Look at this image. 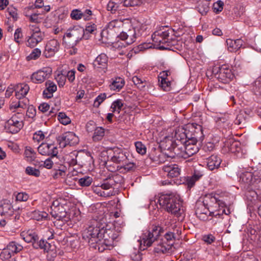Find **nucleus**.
I'll list each match as a JSON object with an SVG mask.
<instances>
[{"instance_id": "nucleus-1", "label": "nucleus", "mask_w": 261, "mask_h": 261, "mask_svg": "<svg viewBox=\"0 0 261 261\" xmlns=\"http://www.w3.org/2000/svg\"><path fill=\"white\" fill-rule=\"evenodd\" d=\"M82 236L90 247L97 249L99 252L106 250L115 238L112 230L104 229L103 227L100 228L97 224L89 226L85 229Z\"/></svg>"}, {"instance_id": "nucleus-2", "label": "nucleus", "mask_w": 261, "mask_h": 261, "mask_svg": "<svg viewBox=\"0 0 261 261\" xmlns=\"http://www.w3.org/2000/svg\"><path fill=\"white\" fill-rule=\"evenodd\" d=\"M158 202L163 209L176 216H180L183 211L182 201L178 195L173 193L162 194L159 197Z\"/></svg>"}, {"instance_id": "nucleus-3", "label": "nucleus", "mask_w": 261, "mask_h": 261, "mask_svg": "<svg viewBox=\"0 0 261 261\" xmlns=\"http://www.w3.org/2000/svg\"><path fill=\"white\" fill-rule=\"evenodd\" d=\"M84 35L83 28L75 27L69 30L63 37V43L67 47H74L82 39Z\"/></svg>"}, {"instance_id": "nucleus-4", "label": "nucleus", "mask_w": 261, "mask_h": 261, "mask_svg": "<svg viewBox=\"0 0 261 261\" xmlns=\"http://www.w3.org/2000/svg\"><path fill=\"white\" fill-rule=\"evenodd\" d=\"M213 73L219 82L224 84L229 83L234 76L231 70L226 65L214 68Z\"/></svg>"}, {"instance_id": "nucleus-5", "label": "nucleus", "mask_w": 261, "mask_h": 261, "mask_svg": "<svg viewBox=\"0 0 261 261\" xmlns=\"http://www.w3.org/2000/svg\"><path fill=\"white\" fill-rule=\"evenodd\" d=\"M162 228L159 226H152L151 228L142 236L140 245L149 247L155 242L160 236Z\"/></svg>"}, {"instance_id": "nucleus-6", "label": "nucleus", "mask_w": 261, "mask_h": 261, "mask_svg": "<svg viewBox=\"0 0 261 261\" xmlns=\"http://www.w3.org/2000/svg\"><path fill=\"white\" fill-rule=\"evenodd\" d=\"M169 34V30H167L166 28L162 27L159 30L155 31L152 35L151 37L152 41L157 45L160 46V48H166V47L163 45L167 44V46H169L168 43H170V40Z\"/></svg>"}, {"instance_id": "nucleus-7", "label": "nucleus", "mask_w": 261, "mask_h": 261, "mask_svg": "<svg viewBox=\"0 0 261 261\" xmlns=\"http://www.w3.org/2000/svg\"><path fill=\"white\" fill-rule=\"evenodd\" d=\"M189 127L191 130L186 129L187 143L197 142L198 139L203 137L202 127L196 123H192Z\"/></svg>"}, {"instance_id": "nucleus-8", "label": "nucleus", "mask_w": 261, "mask_h": 261, "mask_svg": "<svg viewBox=\"0 0 261 261\" xmlns=\"http://www.w3.org/2000/svg\"><path fill=\"white\" fill-rule=\"evenodd\" d=\"M57 142L61 148H64L67 145L73 146L78 142V138L72 132H66L57 138Z\"/></svg>"}, {"instance_id": "nucleus-9", "label": "nucleus", "mask_w": 261, "mask_h": 261, "mask_svg": "<svg viewBox=\"0 0 261 261\" xmlns=\"http://www.w3.org/2000/svg\"><path fill=\"white\" fill-rule=\"evenodd\" d=\"M162 145L165 150L169 151V154L167 152H165V154L170 158H174L175 155L178 156L180 153V149H182L179 144L170 139L162 142Z\"/></svg>"}, {"instance_id": "nucleus-10", "label": "nucleus", "mask_w": 261, "mask_h": 261, "mask_svg": "<svg viewBox=\"0 0 261 261\" xmlns=\"http://www.w3.org/2000/svg\"><path fill=\"white\" fill-rule=\"evenodd\" d=\"M261 179V174L259 171L254 172L246 171L241 173L240 176V180L248 185H252L259 182Z\"/></svg>"}, {"instance_id": "nucleus-11", "label": "nucleus", "mask_w": 261, "mask_h": 261, "mask_svg": "<svg viewBox=\"0 0 261 261\" xmlns=\"http://www.w3.org/2000/svg\"><path fill=\"white\" fill-rule=\"evenodd\" d=\"M38 151L42 155L55 158L58 154L57 146L54 144L42 143L38 147Z\"/></svg>"}, {"instance_id": "nucleus-12", "label": "nucleus", "mask_w": 261, "mask_h": 261, "mask_svg": "<svg viewBox=\"0 0 261 261\" xmlns=\"http://www.w3.org/2000/svg\"><path fill=\"white\" fill-rule=\"evenodd\" d=\"M197 142H190L185 143L182 146L180 153L178 156L184 158L190 157L199 151V147L196 145Z\"/></svg>"}, {"instance_id": "nucleus-13", "label": "nucleus", "mask_w": 261, "mask_h": 261, "mask_svg": "<svg viewBox=\"0 0 261 261\" xmlns=\"http://www.w3.org/2000/svg\"><path fill=\"white\" fill-rule=\"evenodd\" d=\"M60 48V44L58 41L53 39L49 40L46 45L45 56L46 58L53 56L58 51Z\"/></svg>"}, {"instance_id": "nucleus-14", "label": "nucleus", "mask_w": 261, "mask_h": 261, "mask_svg": "<svg viewBox=\"0 0 261 261\" xmlns=\"http://www.w3.org/2000/svg\"><path fill=\"white\" fill-rule=\"evenodd\" d=\"M204 204L206 206L213 207L214 204H217L219 207H223L225 202L222 199H219V195L213 194H209L205 196L203 200Z\"/></svg>"}, {"instance_id": "nucleus-15", "label": "nucleus", "mask_w": 261, "mask_h": 261, "mask_svg": "<svg viewBox=\"0 0 261 261\" xmlns=\"http://www.w3.org/2000/svg\"><path fill=\"white\" fill-rule=\"evenodd\" d=\"M162 170L165 173H167L168 177L172 178L178 177L180 175L181 171L179 166L175 164L165 165L163 166Z\"/></svg>"}, {"instance_id": "nucleus-16", "label": "nucleus", "mask_w": 261, "mask_h": 261, "mask_svg": "<svg viewBox=\"0 0 261 261\" xmlns=\"http://www.w3.org/2000/svg\"><path fill=\"white\" fill-rule=\"evenodd\" d=\"M126 152L120 148H116L113 151V155L111 158V161L116 164L126 163L127 160Z\"/></svg>"}, {"instance_id": "nucleus-17", "label": "nucleus", "mask_w": 261, "mask_h": 261, "mask_svg": "<svg viewBox=\"0 0 261 261\" xmlns=\"http://www.w3.org/2000/svg\"><path fill=\"white\" fill-rule=\"evenodd\" d=\"M160 236L154 242V245H155L154 251L156 253H166L170 250V247L169 245H168L165 240L163 238L160 239Z\"/></svg>"}, {"instance_id": "nucleus-18", "label": "nucleus", "mask_w": 261, "mask_h": 261, "mask_svg": "<svg viewBox=\"0 0 261 261\" xmlns=\"http://www.w3.org/2000/svg\"><path fill=\"white\" fill-rule=\"evenodd\" d=\"M14 119L12 117L8 121L6 125L7 130L12 134L18 133L22 127V122Z\"/></svg>"}, {"instance_id": "nucleus-19", "label": "nucleus", "mask_w": 261, "mask_h": 261, "mask_svg": "<svg viewBox=\"0 0 261 261\" xmlns=\"http://www.w3.org/2000/svg\"><path fill=\"white\" fill-rule=\"evenodd\" d=\"M2 208L1 215L6 217H11L13 216L14 209L9 200H4L1 204Z\"/></svg>"}, {"instance_id": "nucleus-20", "label": "nucleus", "mask_w": 261, "mask_h": 261, "mask_svg": "<svg viewBox=\"0 0 261 261\" xmlns=\"http://www.w3.org/2000/svg\"><path fill=\"white\" fill-rule=\"evenodd\" d=\"M51 72V70L49 68H44L42 70H38L35 73H34V79L38 83H41L44 80L48 78Z\"/></svg>"}, {"instance_id": "nucleus-21", "label": "nucleus", "mask_w": 261, "mask_h": 261, "mask_svg": "<svg viewBox=\"0 0 261 261\" xmlns=\"http://www.w3.org/2000/svg\"><path fill=\"white\" fill-rule=\"evenodd\" d=\"M174 137L176 139L175 141L179 144L180 146L187 143L188 140L186 135V129L181 127L176 129Z\"/></svg>"}, {"instance_id": "nucleus-22", "label": "nucleus", "mask_w": 261, "mask_h": 261, "mask_svg": "<svg viewBox=\"0 0 261 261\" xmlns=\"http://www.w3.org/2000/svg\"><path fill=\"white\" fill-rule=\"evenodd\" d=\"M15 96L18 99L23 98L27 95L30 89L29 86L25 84H17L15 86Z\"/></svg>"}, {"instance_id": "nucleus-23", "label": "nucleus", "mask_w": 261, "mask_h": 261, "mask_svg": "<svg viewBox=\"0 0 261 261\" xmlns=\"http://www.w3.org/2000/svg\"><path fill=\"white\" fill-rule=\"evenodd\" d=\"M123 23L121 20L115 19L108 24V31L111 33H115L116 35L120 33Z\"/></svg>"}, {"instance_id": "nucleus-24", "label": "nucleus", "mask_w": 261, "mask_h": 261, "mask_svg": "<svg viewBox=\"0 0 261 261\" xmlns=\"http://www.w3.org/2000/svg\"><path fill=\"white\" fill-rule=\"evenodd\" d=\"M221 159L215 154H213L207 159V166L210 170L218 169L221 164Z\"/></svg>"}, {"instance_id": "nucleus-25", "label": "nucleus", "mask_w": 261, "mask_h": 261, "mask_svg": "<svg viewBox=\"0 0 261 261\" xmlns=\"http://www.w3.org/2000/svg\"><path fill=\"white\" fill-rule=\"evenodd\" d=\"M176 234L179 236L178 229L175 225L174 226L173 231H168L164 234L163 238L165 240L166 243L169 245L170 248L173 245L174 241L176 238Z\"/></svg>"}, {"instance_id": "nucleus-26", "label": "nucleus", "mask_w": 261, "mask_h": 261, "mask_svg": "<svg viewBox=\"0 0 261 261\" xmlns=\"http://www.w3.org/2000/svg\"><path fill=\"white\" fill-rule=\"evenodd\" d=\"M203 175L202 171L194 170L193 174L187 177L186 182L188 188L193 187L195 182L199 180Z\"/></svg>"}, {"instance_id": "nucleus-27", "label": "nucleus", "mask_w": 261, "mask_h": 261, "mask_svg": "<svg viewBox=\"0 0 261 261\" xmlns=\"http://www.w3.org/2000/svg\"><path fill=\"white\" fill-rule=\"evenodd\" d=\"M108 58L103 53L98 55L94 61L93 65L95 67L105 69L108 65Z\"/></svg>"}, {"instance_id": "nucleus-28", "label": "nucleus", "mask_w": 261, "mask_h": 261, "mask_svg": "<svg viewBox=\"0 0 261 261\" xmlns=\"http://www.w3.org/2000/svg\"><path fill=\"white\" fill-rule=\"evenodd\" d=\"M46 89L43 91V95L44 97L50 98L53 97V93L57 91L56 85L51 81H47L45 83Z\"/></svg>"}, {"instance_id": "nucleus-29", "label": "nucleus", "mask_w": 261, "mask_h": 261, "mask_svg": "<svg viewBox=\"0 0 261 261\" xmlns=\"http://www.w3.org/2000/svg\"><path fill=\"white\" fill-rule=\"evenodd\" d=\"M226 44L229 51L236 52L243 45V40L241 39L232 40L228 39L226 40Z\"/></svg>"}, {"instance_id": "nucleus-30", "label": "nucleus", "mask_w": 261, "mask_h": 261, "mask_svg": "<svg viewBox=\"0 0 261 261\" xmlns=\"http://www.w3.org/2000/svg\"><path fill=\"white\" fill-rule=\"evenodd\" d=\"M38 239L37 235L34 233V248H40L43 249L44 252H47L50 247V244L42 239L38 241Z\"/></svg>"}, {"instance_id": "nucleus-31", "label": "nucleus", "mask_w": 261, "mask_h": 261, "mask_svg": "<svg viewBox=\"0 0 261 261\" xmlns=\"http://www.w3.org/2000/svg\"><path fill=\"white\" fill-rule=\"evenodd\" d=\"M51 156L48 158L44 161H39L37 160L34 159V165L35 167H38L40 169H43L44 168L47 169H50L53 168L54 165V162Z\"/></svg>"}, {"instance_id": "nucleus-32", "label": "nucleus", "mask_w": 261, "mask_h": 261, "mask_svg": "<svg viewBox=\"0 0 261 261\" xmlns=\"http://www.w3.org/2000/svg\"><path fill=\"white\" fill-rule=\"evenodd\" d=\"M125 81L124 79L120 77H117L113 80V82L110 85V88L111 90L119 91L123 87Z\"/></svg>"}, {"instance_id": "nucleus-33", "label": "nucleus", "mask_w": 261, "mask_h": 261, "mask_svg": "<svg viewBox=\"0 0 261 261\" xmlns=\"http://www.w3.org/2000/svg\"><path fill=\"white\" fill-rule=\"evenodd\" d=\"M50 214L55 219L60 220L66 216L65 208L63 206L58 207L51 211Z\"/></svg>"}, {"instance_id": "nucleus-34", "label": "nucleus", "mask_w": 261, "mask_h": 261, "mask_svg": "<svg viewBox=\"0 0 261 261\" xmlns=\"http://www.w3.org/2000/svg\"><path fill=\"white\" fill-rule=\"evenodd\" d=\"M209 9V2L205 0L200 1L197 7V11L202 15H206Z\"/></svg>"}, {"instance_id": "nucleus-35", "label": "nucleus", "mask_w": 261, "mask_h": 261, "mask_svg": "<svg viewBox=\"0 0 261 261\" xmlns=\"http://www.w3.org/2000/svg\"><path fill=\"white\" fill-rule=\"evenodd\" d=\"M44 33L41 32L38 25H34V43L36 44L41 42L44 38Z\"/></svg>"}, {"instance_id": "nucleus-36", "label": "nucleus", "mask_w": 261, "mask_h": 261, "mask_svg": "<svg viewBox=\"0 0 261 261\" xmlns=\"http://www.w3.org/2000/svg\"><path fill=\"white\" fill-rule=\"evenodd\" d=\"M247 119V114L244 111H240L239 113L237 115L234 122L237 125H244L245 124Z\"/></svg>"}, {"instance_id": "nucleus-37", "label": "nucleus", "mask_w": 261, "mask_h": 261, "mask_svg": "<svg viewBox=\"0 0 261 261\" xmlns=\"http://www.w3.org/2000/svg\"><path fill=\"white\" fill-rule=\"evenodd\" d=\"M223 214H225L226 215H228L230 214V210L228 207H227L226 206V204L222 206H220L219 207V209L215 212H210V215L211 216H214L216 217H220L221 215H222Z\"/></svg>"}, {"instance_id": "nucleus-38", "label": "nucleus", "mask_w": 261, "mask_h": 261, "mask_svg": "<svg viewBox=\"0 0 261 261\" xmlns=\"http://www.w3.org/2000/svg\"><path fill=\"white\" fill-rule=\"evenodd\" d=\"M13 255L21 251L22 247L15 242H10L6 248Z\"/></svg>"}, {"instance_id": "nucleus-39", "label": "nucleus", "mask_w": 261, "mask_h": 261, "mask_svg": "<svg viewBox=\"0 0 261 261\" xmlns=\"http://www.w3.org/2000/svg\"><path fill=\"white\" fill-rule=\"evenodd\" d=\"M94 131L92 137L93 141L96 142L101 140L105 135V129L101 127H97Z\"/></svg>"}, {"instance_id": "nucleus-40", "label": "nucleus", "mask_w": 261, "mask_h": 261, "mask_svg": "<svg viewBox=\"0 0 261 261\" xmlns=\"http://www.w3.org/2000/svg\"><path fill=\"white\" fill-rule=\"evenodd\" d=\"M123 106V103L122 100L120 99H118L114 101L111 105V109L113 113L117 112L119 114Z\"/></svg>"}, {"instance_id": "nucleus-41", "label": "nucleus", "mask_w": 261, "mask_h": 261, "mask_svg": "<svg viewBox=\"0 0 261 261\" xmlns=\"http://www.w3.org/2000/svg\"><path fill=\"white\" fill-rule=\"evenodd\" d=\"M93 192L97 194L98 196L108 197L112 196V192H105L102 191L103 190L100 186H96L92 188Z\"/></svg>"}, {"instance_id": "nucleus-42", "label": "nucleus", "mask_w": 261, "mask_h": 261, "mask_svg": "<svg viewBox=\"0 0 261 261\" xmlns=\"http://www.w3.org/2000/svg\"><path fill=\"white\" fill-rule=\"evenodd\" d=\"M132 82L140 90H143L146 86L147 82L145 80H143L142 79L137 76H134L132 78Z\"/></svg>"}, {"instance_id": "nucleus-43", "label": "nucleus", "mask_w": 261, "mask_h": 261, "mask_svg": "<svg viewBox=\"0 0 261 261\" xmlns=\"http://www.w3.org/2000/svg\"><path fill=\"white\" fill-rule=\"evenodd\" d=\"M211 212L208 208H204V212H202V210L199 207H197L195 211V214L198 218L203 221L206 220L208 218V213Z\"/></svg>"}, {"instance_id": "nucleus-44", "label": "nucleus", "mask_w": 261, "mask_h": 261, "mask_svg": "<svg viewBox=\"0 0 261 261\" xmlns=\"http://www.w3.org/2000/svg\"><path fill=\"white\" fill-rule=\"evenodd\" d=\"M115 181L114 177L106 178L103 180V182L101 184L100 186L103 190H109L113 187L114 185Z\"/></svg>"}, {"instance_id": "nucleus-45", "label": "nucleus", "mask_w": 261, "mask_h": 261, "mask_svg": "<svg viewBox=\"0 0 261 261\" xmlns=\"http://www.w3.org/2000/svg\"><path fill=\"white\" fill-rule=\"evenodd\" d=\"M23 240L27 243H31L33 240V230L23 231L20 234Z\"/></svg>"}, {"instance_id": "nucleus-46", "label": "nucleus", "mask_w": 261, "mask_h": 261, "mask_svg": "<svg viewBox=\"0 0 261 261\" xmlns=\"http://www.w3.org/2000/svg\"><path fill=\"white\" fill-rule=\"evenodd\" d=\"M48 214L44 212L41 211H34V220L38 221H42L46 220Z\"/></svg>"}, {"instance_id": "nucleus-47", "label": "nucleus", "mask_w": 261, "mask_h": 261, "mask_svg": "<svg viewBox=\"0 0 261 261\" xmlns=\"http://www.w3.org/2000/svg\"><path fill=\"white\" fill-rule=\"evenodd\" d=\"M92 182V178L85 176L82 178H81L78 180V184L82 187H88L89 186Z\"/></svg>"}, {"instance_id": "nucleus-48", "label": "nucleus", "mask_w": 261, "mask_h": 261, "mask_svg": "<svg viewBox=\"0 0 261 261\" xmlns=\"http://www.w3.org/2000/svg\"><path fill=\"white\" fill-rule=\"evenodd\" d=\"M126 35H128L127 37L128 38V40L127 41V44H131L135 41L136 38V31L134 28H132V29H129L126 32Z\"/></svg>"}, {"instance_id": "nucleus-49", "label": "nucleus", "mask_w": 261, "mask_h": 261, "mask_svg": "<svg viewBox=\"0 0 261 261\" xmlns=\"http://www.w3.org/2000/svg\"><path fill=\"white\" fill-rule=\"evenodd\" d=\"M58 119L61 123L64 125H67L70 123V119L66 115L65 113L60 112L58 116Z\"/></svg>"}, {"instance_id": "nucleus-50", "label": "nucleus", "mask_w": 261, "mask_h": 261, "mask_svg": "<svg viewBox=\"0 0 261 261\" xmlns=\"http://www.w3.org/2000/svg\"><path fill=\"white\" fill-rule=\"evenodd\" d=\"M228 147L230 151L234 152L237 151V148L239 147L240 143L238 141H233V140H229L227 142Z\"/></svg>"}, {"instance_id": "nucleus-51", "label": "nucleus", "mask_w": 261, "mask_h": 261, "mask_svg": "<svg viewBox=\"0 0 261 261\" xmlns=\"http://www.w3.org/2000/svg\"><path fill=\"white\" fill-rule=\"evenodd\" d=\"M83 15L84 14L79 9H74L70 13L71 18L74 20H79L83 18Z\"/></svg>"}, {"instance_id": "nucleus-52", "label": "nucleus", "mask_w": 261, "mask_h": 261, "mask_svg": "<svg viewBox=\"0 0 261 261\" xmlns=\"http://www.w3.org/2000/svg\"><path fill=\"white\" fill-rule=\"evenodd\" d=\"M160 86L165 91H169L171 89V82L167 79V80H159Z\"/></svg>"}, {"instance_id": "nucleus-53", "label": "nucleus", "mask_w": 261, "mask_h": 261, "mask_svg": "<svg viewBox=\"0 0 261 261\" xmlns=\"http://www.w3.org/2000/svg\"><path fill=\"white\" fill-rule=\"evenodd\" d=\"M107 97L106 94L101 93L95 99L93 103L94 107L98 108L100 105L106 99Z\"/></svg>"}, {"instance_id": "nucleus-54", "label": "nucleus", "mask_w": 261, "mask_h": 261, "mask_svg": "<svg viewBox=\"0 0 261 261\" xmlns=\"http://www.w3.org/2000/svg\"><path fill=\"white\" fill-rule=\"evenodd\" d=\"M25 160L31 162L33 161V151L31 147H26L24 152Z\"/></svg>"}, {"instance_id": "nucleus-55", "label": "nucleus", "mask_w": 261, "mask_h": 261, "mask_svg": "<svg viewBox=\"0 0 261 261\" xmlns=\"http://www.w3.org/2000/svg\"><path fill=\"white\" fill-rule=\"evenodd\" d=\"M135 147L137 152L141 154H144L146 152V148L141 142H137L135 143Z\"/></svg>"}, {"instance_id": "nucleus-56", "label": "nucleus", "mask_w": 261, "mask_h": 261, "mask_svg": "<svg viewBox=\"0 0 261 261\" xmlns=\"http://www.w3.org/2000/svg\"><path fill=\"white\" fill-rule=\"evenodd\" d=\"M224 3L221 1H218L214 3L213 6L214 12L216 13H219L221 12L223 9Z\"/></svg>"}, {"instance_id": "nucleus-57", "label": "nucleus", "mask_w": 261, "mask_h": 261, "mask_svg": "<svg viewBox=\"0 0 261 261\" xmlns=\"http://www.w3.org/2000/svg\"><path fill=\"white\" fill-rule=\"evenodd\" d=\"M142 0H124V7H134L140 5Z\"/></svg>"}, {"instance_id": "nucleus-58", "label": "nucleus", "mask_w": 261, "mask_h": 261, "mask_svg": "<svg viewBox=\"0 0 261 261\" xmlns=\"http://www.w3.org/2000/svg\"><path fill=\"white\" fill-rule=\"evenodd\" d=\"M13 255L6 249L5 248L3 250L0 254V258L3 260H7Z\"/></svg>"}, {"instance_id": "nucleus-59", "label": "nucleus", "mask_w": 261, "mask_h": 261, "mask_svg": "<svg viewBox=\"0 0 261 261\" xmlns=\"http://www.w3.org/2000/svg\"><path fill=\"white\" fill-rule=\"evenodd\" d=\"M25 16L28 17L30 21L33 22V6L26 7L23 11Z\"/></svg>"}, {"instance_id": "nucleus-60", "label": "nucleus", "mask_w": 261, "mask_h": 261, "mask_svg": "<svg viewBox=\"0 0 261 261\" xmlns=\"http://www.w3.org/2000/svg\"><path fill=\"white\" fill-rule=\"evenodd\" d=\"M7 11L9 15L12 17L14 21L17 20L18 18V14L17 10L13 7H9L7 9Z\"/></svg>"}, {"instance_id": "nucleus-61", "label": "nucleus", "mask_w": 261, "mask_h": 261, "mask_svg": "<svg viewBox=\"0 0 261 261\" xmlns=\"http://www.w3.org/2000/svg\"><path fill=\"white\" fill-rule=\"evenodd\" d=\"M44 137V134L41 130H39L34 133V141L36 140L37 142L43 140Z\"/></svg>"}, {"instance_id": "nucleus-62", "label": "nucleus", "mask_w": 261, "mask_h": 261, "mask_svg": "<svg viewBox=\"0 0 261 261\" xmlns=\"http://www.w3.org/2000/svg\"><path fill=\"white\" fill-rule=\"evenodd\" d=\"M202 240L208 244H211L215 240V237L211 234H206L203 236Z\"/></svg>"}, {"instance_id": "nucleus-63", "label": "nucleus", "mask_w": 261, "mask_h": 261, "mask_svg": "<svg viewBox=\"0 0 261 261\" xmlns=\"http://www.w3.org/2000/svg\"><path fill=\"white\" fill-rule=\"evenodd\" d=\"M59 87H63L66 82V77L63 74H58L56 78Z\"/></svg>"}, {"instance_id": "nucleus-64", "label": "nucleus", "mask_w": 261, "mask_h": 261, "mask_svg": "<svg viewBox=\"0 0 261 261\" xmlns=\"http://www.w3.org/2000/svg\"><path fill=\"white\" fill-rule=\"evenodd\" d=\"M29 198V195L25 193H19L16 196V200L25 201Z\"/></svg>"}]
</instances>
